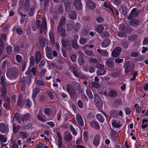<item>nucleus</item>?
Segmentation results:
<instances>
[{"label":"nucleus","instance_id":"26","mask_svg":"<svg viewBox=\"0 0 148 148\" xmlns=\"http://www.w3.org/2000/svg\"><path fill=\"white\" fill-rule=\"evenodd\" d=\"M37 117L38 120L42 121H45L44 116L43 115L41 110L40 111L39 114L37 115Z\"/></svg>","mask_w":148,"mask_h":148},{"label":"nucleus","instance_id":"24","mask_svg":"<svg viewBox=\"0 0 148 148\" xmlns=\"http://www.w3.org/2000/svg\"><path fill=\"white\" fill-rule=\"evenodd\" d=\"M105 29L104 26L102 25H100L98 26L96 28L97 32L99 33H101L103 32Z\"/></svg>","mask_w":148,"mask_h":148},{"label":"nucleus","instance_id":"15","mask_svg":"<svg viewBox=\"0 0 148 148\" xmlns=\"http://www.w3.org/2000/svg\"><path fill=\"white\" fill-rule=\"evenodd\" d=\"M68 16L71 19H75L77 17V15L75 11L72 10L69 14Z\"/></svg>","mask_w":148,"mask_h":148},{"label":"nucleus","instance_id":"29","mask_svg":"<svg viewBox=\"0 0 148 148\" xmlns=\"http://www.w3.org/2000/svg\"><path fill=\"white\" fill-rule=\"evenodd\" d=\"M22 97L21 95H20L18 98L17 101V105L20 107L22 106L24 104V101L22 99Z\"/></svg>","mask_w":148,"mask_h":148},{"label":"nucleus","instance_id":"48","mask_svg":"<svg viewBox=\"0 0 148 148\" xmlns=\"http://www.w3.org/2000/svg\"><path fill=\"white\" fill-rule=\"evenodd\" d=\"M40 45L43 48L45 45V40L43 39H41L39 40Z\"/></svg>","mask_w":148,"mask_h":148},{"label":"nucleus","instance_id":"62","mask_svg":"<svg viewBox=\"0 0 148 148\" xmlns=\"http://www.w3.org/2000/svg\"><path fill=\"white\" fill-rule=\"evenodd\" d=\"M119 29L120 31H125V25L123 24L120 25L119 27Z\"/></svg>","mask_w":148,"mask_h":148},{"label":"nucleus","instance_id":"23","mask_svg":"<svg viewBox=\"0 0 148 148\" xmlns=\"http://www.w3.org/2000/svg\"><path fill=\"white\" fill-rule=\"evenodd\" d=\"M110 42V40L107 39L101 43V45L103 47H106L109 45Z\"/></svg>","mask_w":148,"mask_h":148},{"label":"nucleus","instance_id":"10","mask_svg":"<svg viewBox=\"0 0 148 148\" xmlns=\"http://www.w3.org/2000/svg\"><path fill=\"white\" fill-rule=\"evenodd\" d=\"M40 33L41 34L45 32L47 29L46 21L44 19L42 21V24L40 26Z\"/></svg>","mask_w":148,"mask_h":148},{"label":"nucleus","instance_id":"50","mask_svg":"<svg viewBox=\"0 0 148 148\" xmlns=\"http://www.w3.org/2000/svg\"><path fill=\"white\" fill-rule=\"evenodd\" d=\"M30 117L29 115L27 114H25L22 117V120L23 121H27L28 120Z\"/></svg>","mask_w":148,"mask_h":148},{"label":"nucleus","instance_id":"47","mask_svg":"<svg viewBox=\"0 0 148 148\" xmlns=\"http://www.w3.org/2000/svg\"><path fill=\"white\" fill-rule=\"evenodd\" d=\"M89 63L91 64H96L98 62L97 60L95 58H90L89 59Z\"/></svg>","mask_w":148,"mask_h":148},{"label":"nucleus","instance_id":"37","mask_svg":"<svg viewBox=\"0 0 148 148\" xmlns=\"http://www.w3.org/2000/svg\"><path fill=\"white\" fill-rule=\"evenodd\" d=\"M20 127V126L19 125L16 126L15 124H13V133L15 134H16L19 129Z\"/></svg>","mask_w":148,"mask_h":148},{"label":"nucleus","instance_id":"2","mask_svg":"<svg viewBox=\"0 0 148 148\" xmlns=\"http://www.w3.org/2000/svg\"><path fill=\"white\" fill-rule=\"evenodd\" d=\"M66 90L71 98H73L76 97L75 93L70 84L67 85Z\"/></svg>","mask_w":148,"mask_h":148},{"label":"nucleus","instance_id":"18","mask_svg":"<svg viewBox=\"0 0 148 148\" xmlns=\"http://www.w3.org/2000/svg\"><path fill=\"white\" fill-rule=\"evenodd\" d=\"M134 65L133 64H130L127 66L125 69V72L126 73H128L132 70L134 68Z\"/></svg>","mask_w":148,"mask_h":148},{"label":"nucleus","instance_id":"51","mask_svg":"<svg viewBox=\"0 0 148 148\" xmlns=\"http://www.w3.org/2000/svg\"><path fill=\"white\" fill-rule=\"evenodd\" d=\"M120 11L123 14H125L127 13V9L125 7L122 6L121 8Z\"/></svg>","mask_w":148,"mask_h":148},{"label":"nucleus","instance_id":"19","mask_svg":"<svg viewBox=\"0 0 148 148\" xmlns=\"http://www.w3.org/2000/svg\"><path fill=\"white\" fill-rule=\"evenodd\" d=\"M87 6L90 9H93L95 8L96 5L93 2L90 0H88L87 2Z\"/></svg>","mask_w":148,"mask_h":148},{"label":"nucleus","instance_id":"28","mask_svg":"<svg viewBox=\"0 0 148 148\" xmlns=\"http://www.w3.org/2000/svg\"><path fill=\"white\" fill-rule=\"evenodd\" d=\"M139 23L138 21L136 19H134L131 20L130 23V25L131 26H134L135 27L139 25Z\"/></svg>","mask_w":148,"mask_h":148},{"label":"nucleus","instance_id":"32","mask_svg":"<svg viewBox=\"0 0 148 148\" xmlns=\"http://www.w3.org/2000/svg\"><path fill=\"white\" fill-rule=\"evenodd\" d=\"M57 134L58 137V146L59 147H60L62 144V138L59 133L58 132H57Z\"/></svg>","mask_w":148,"mask_h":148},{"label":"nucleus","instance_id":"49","mask_svg":"<svg viewBox=\"0 0 148 148\" xmlns=\"http://www.w3.org/2000/svg\"><path fill=\"white\" fill-rule=\"evenodd\" d=\"M6 51L8 54H11L12 53V47L10 46H8L6 47Z\"/></svg>","mask_w":148,"mask_h":148},{"label":"nucleus","instance_id":"45","mask_svg":"<svg viewBox=\"0 0 148 148\" xmlns=\"http://www.w3.org/2000/svg\"><path fill=\"white\" fill-rule=\"evenodd\" d=\"M91 85L92 87L96 88H98L100 86L99 84L96 82H93L91 84Z\"/></svg>","mask_w":148,"mask_h":148},{"label":"nucleus","instance_id":"27","mask_svg":"<svg viewBox=\"0 0 148 148\" xmlns=\"http://www.w3.org/2000/svg\"><path fill=\"white\" fill-rule=\"evenodd\" d=\"M10 66V64L7 61L5 60L3 62L1 65L2 69L5 71L6 69H7Z\"/></svg>","mask_w":148,"mask_h":148},{"label":"nucleus","instance_id":"14","mask_svg":"<svg viewBox=\"0 0 148 148\" xmlns=\"http://www.w3.org/2000/svg\"><path fill=\"white\" fill-rule=\"evenodd\" d=\"M46 55L49 59H52L53 57L51 56V49L49 47H46Z\"/></svg>","mask_w":148,"mask_h":148},{"label":"nucleus","instance_id":"8","mask_svg":"<svg viewBox=\"0 0 148 148\" xmlns=\"http://www.w3.org/2000/svg\"><path fill=\"white\" fill-rule=\"evenodd\" d=\"M112 124L113 127L115 128H120L122 125L120 121L116 120H112Z\"/></svg>","mask_w":148,"mask_h":148},{"label":"nucleus","instance_id":"39","mask_svg":"<svg viewBox=\"0 0 148 148\" xmlns=\"http://www.w3.org/2000/svg\"><path fill=\"white\" fill-rule=\"evenodd\" d=\"M86 93L88 97L91 99L93 98V96L91 91L89 88H87L86 90Z\"/></svg>","mask_w":148,"mask_h":148},{"label":"nucleus","instance_id":"36","mask_svg":"<svg viewBox=\"0 0 148 148\" xmlns=\"http://www.w3.org/2000/svg\"><path fill=\"white\" fill-rule=\"evenodd\" d=\"M106 72V70L104 69H103L98 70L97 72V73L98 75H104Z\"/></svg>","mask_w":148,"mask_h":148},{"label":"nucleus","instance_id":"25","mask_svg":"<svg viewBox=\"0 0 148 148\" xmlns=\"http://www.w3.org/2000/svg\"><path fill=\"white\" fill-rule=\"evenodd\" d=\"M41 55L39 51L36 52L35 54V60L37 64H38L41 59Z\"/></svg>","mask_w":148,"mask_h":148},{"label":"nucleus","instance_id":"7","mask_svg":"<svg viewBox=\"0 0 148 148\" xmlns=\"http://www.w3.org/2000/svg\"><path fill=\"white\" fill-rule=\"evenodd\" d=\"M121 51L120 47H118L115 48L112 52V55L113 57H116L118 56Z\"/></svg>","mask_w":148,"mask_h":148},{"label":"nucleus","instance_id":"57","mask_svg":"<svg viewBox=\"0 0 148 148\" xmlns=\"http://www.w3.org/2000/svg\"><path fill=\"white\" fill-rule=\"evenodd\" d=\"M126 35V33L125 32H120L118 34V36L120 37H123Z\"/></svg>","mask_w":148,"mask_h":148},{"label":"nucleus","instance_id":"22","mask_svg":"<svg viewBox=\"0 0 148 148\" xmlns=\"http://www.w3.org/2000/svg\"><path fill=\"white\" fill-rule=\"evenodd\" d=\"M64 138L66 141H69L72 139V136L69 133L66 132L64 134Z\"/></svg>","mask_w":148,"mask_h":148},{"label":"nucleus","instance_id":"30","mask_svg":"<svg viewBox=\"0 0 148 148\" xmlns=\"http://www.w3.org/2000/svg\"><path fill=\"white\" fill-rule=\"evenodd\" d=\"M61 41L62 46L64 47H66L67 45H69L70 43L69 41L64 38L62 39Z\"/></svg>","mask_w":148,"mask_h":148},{"label":"nucleus","instance_id":"60","mask_svg":"<svg viewBox=\"0 0 148 148\" xmlns=\"http://www.w3.org/2000/svg\"><path fill=\"white\" fill-rule=\"evenodd\" d=\"M137 36L136 35H133L130 36L128 38L129 41H133L135 40Z\"/></svg>","mask_w":148,"mask_h":148},{"label":"nucleus","instance_id":"44","mask_svg":"<svg viewBox=\"0 0 148 148\" xmlns=\"http://www.w3.org/2000/svg\"><path fill=\"white\" fill-rule=\"evenodd\" d=\"M87 40L86 38L83 37H82L80 38L79 40V42L80 44L84 45L86 42Z\"/></svg>","mask_w":148,"mask_h":148},{"label":"nucleus","instance_id":"16","mask_svg":"<svg viewBox=\"0 0 148 148\" xmlns=\"http://www.w3.org/2000/svg\"><path fill=\"white\" fill-rule=\"evenodd\" d=\"M90 125L91 126L95 128L97 130H99L100 128L99 123L96 121H92L90 123Z\"/></svg>","mask_w":148,"mask_h":148},{"label":"nucleus","instance_id":"33","mask_svg":"<svg viewBox=\"0 0 148 148\" xmlns=\"http://www.w3.org/2000/svg\"><path fill=\"white\" fill-rule=\"evenodd\" d=\"M0 131L3 133H4L6 131V128L5 124L3 123L0 124Z\"/></svg>","mask_w":148,"mask_h":148},{"label":"nucleus","instance_id":"1","mask_svg":"<svg viewBox=\"0 0 148 148\" xmlns=\"http://www.w3.org/2000/svg\"><path fill=\"white\" fill-rule=\"evenodd\" d=\"M18 73L16 71L15 69L11 68L8 70L6 73L7 77L10 79L11 77H16Z\"/></svg>","mask_w":148,"mask_h":148},{"label":"nucleus","instance_id":"64","mask_svg":"<svg viewBox=\"0 0 148 148\" xmlns=\"http://www.w3.org/2000/svg\"><path fill=\"white\" fill-rule=\"evenodd\" d=\"M16 32L17 34L21 35L23 33V29L22 28H18L16 29Z\"/></svg>","mask_w":148,"mask_h":148},{"label":"nucleus","instance_id":"17","mask_svg":"<svg viewBox=\"0 0 148 148\" xmlns=\"http://www.w3.org/2000/svg\"><path fill=\"white\" fill-rule=\"evenodd\" d=\"M97 51L101 56L106 57L108 56V53L106 50H101L100 49H97Z\"/></svg>","mask_w":148,"mask_h":148},{"label":"nucleus","instance_id":"12","mask_svg":"<svg viewBox=\"0 0 148 148\" xmlns=\"http://www.w3.org/2000/svg\"><path fill=\"white\" fill-rule=\"evenodd\" d=\"M100 138L99 136L96 135L95 136L93 142V145L97 147L99 144Z\"/></svg>","mask_w":148,"mask_h":148},{"label":"nucleus","instance_id":"58","mask_svg":"<svg viewBox=\"0 0 148 148\" xmlns=\"http://www.w3.org/2000/svg\"><path fill=\"white\" fill-rule=\"evenodd\" d=\"M19 136L23 138H25L27 137V134L25 132H21L20 133Z\"/></svg>","mask_w":148,"mask_h":148},{"label":"nucleus","instance_id":"38","mask_svg":"<svg viewBox=\"0 0 148 148\" xmlns=\"http://www.w3.org/2000/svg\"><path fill=\"white\" fill-rule=\"evenodd\" d=\"M65 18L64 16L62 17L60 21L58 26H63L65 24Z\"/></svg>","mask_w":148,"mask_h":148},{"label":"nucleus","instance_id":"20","mask_svg":"<svg viewBox=\"0 0 148 148\" xmlns=\"http://www.w3.org/2000/svg\"><path fill=\"white\" fill-rule=\"evenodd\" d=\"M6 35L5 34H2L0 35V46L2 47L3 45V42L2 40V38L5 41L6 39Z\"/></svg>","mask_w":148,"mask_h":148},{"label":"nucleus","instance_id":"46","mask_svg":"<svg viewBox=\"0 0 148 148\" xmlns=\"http://www.w3.org/2000/svg\"><path fill=\"white\" fill-rule=\"evenodd\" d=\"M14 118L17 121L18 123H20L21 122V120L20 116L18 114H16L14 116Z\"/></svg>","mask_w":148,"mask_h":148},{"label":"nucleus","instance_id":"6","mask_svg":"<svg viewBox=\"0 0 148 148\" xmlns=\"http://www.w3.org/2000/svg\"><path fill=\"white\" fill-rule=\"evenodd\" d=\"M57 32L58 34H60L63 37L66 36L65 29L63 27V26H58L57 27Z\"/></svg>","mask_w":148,"mask_h":148},{"label":"nucleus","instance_id":"35","mask_svg":"<svg viewBox=\"0 0 148 148\" xmlns=\"http://www.w3.org/2000/svg\"><path fill=\"white\" fill-rule=\"evenodd\" d=\"M96 117L98 120L100 122L102 123L104 121V119L103 117L100 114H97Z\"/></svg>","mask_w":148,"mask_h":148},{"label":"nucleus","instance_id":"55","mask_svg":"<svg viewBox=\"0 0 148 148\" xmlns=\"http://www.w3.org/2000/svg\"><path fill=\"white\" fill-rule=\"evenodd\" d=\"M84 53L89 56H91L93 55V52L90 50H86L84 51Z\"/></svg>","mask_w":148,"mask_h":148},{"label":"nucleus","instance_id":"41","mask_svg":"<svg viewBox=\"0 0 148 148\" xmlns=\"http://www.w3.org/2000/svg\"><path fill=\"white\" fill-rule=\"evenodd\" d=\"M73 72L74 75L77 77H79L81 76V73L78 70H73Z\"/></svg>","mask_w":148,"mask_h":148},{"label":"nucleus","instance_id":"56","mask_svg":"<svg viewBox=\"0 0 148 148\" xmlns=\"http://www.w3.org/2000/svg\"><path fill=\"white\" fill-rule=\"evenodd\" d=\"M139 56V53L137 51H134L132 52L130 54L131 57H137Z\"/></svg>","mask_w":148,"mask_h":148},{"label":"nucleus","instance_id":"42","mask_svg":"<svg viewBox=\"0 0 148 148\" xmlns=\"http://www.w3.org/2000/svg\"><path fill=\"white\" fill-rule=\"evenodd\" d=\"M7 92L5 87H3L2 89V95L3 98L5 97Z\"/></svg>","mask_w":148,"mask_h":148},{"label":"nucleus","instance_id":"21","mask_svg":"<svg viewBox=\"0 0 148 148\" xmlns=\"http://www.w3.org/2000/svg\"><path fill=\"white\" fill-rule=\"evenodd\" d=\"M76 119L80 125L82 126L84 125V122L81 116L79 114H77Z\"/></svg>","mask_w":148,"mask_h":148},{"label":"nucleus","instance_id":"53","mask_svg":"<svg viewBox=\"0 0 148 148\" xmlns=\"http://www.w3.org/2000/svg\"><path fill=\"white\" fill-rule=\"evenodd\" d=\"M70 128L71 131L72 132L73 134L75 136L77 134V133L75 131V128L72 125H70Z\"/></svg>","mask_w":148,"mask_h":148},{"label":"nucleus","instance_id":"59","mask_svg":"<svg viewBox=\"0 0 148 148\" xmlns=\"http://www.w3.org/2000/svg\"><path fill=\"white\" fill-rule=\"evenodd\" d=\"M45 114L47 115H49L51 114V110L48 108H46L45 110Z\"/></svg>","mask_w":148,"mask_h":148},{"label":"nucleus","instance_id":"11","mask_svg":"<svg viewBox=\"0 0 148 148\" xmlns=\"http://www.w3.org/2000/svg\"><path fill=\"white\" fill-rule=\"evenodd\" d=\"M105 64L109 68H113L114 66L113 60L111 58L108 59L105 63Z\"/></svg>","mask_w":148,"mask_h":148},{"label":"nucleus","instance_id":"13","mask_svg":"<svg viewBox=\"0 0 148 148\" xmlns=\"http://www.w3.org/2000/svg\"><path fill=\"white\" fill-rule=\"evenodd\" d=\"M74 25V22L71 21H69L66 25L67 29L68 31H70L73 27Z\"/></svg>","mask_w":148,"mask_h":148},{"label":"nucleus","instance_id":"9","mask_svg":"<svg viewBox=\"0 0 148 148\" xmlns=\"http://www.w3.org/2000/svg\"><path fill=\"white\" fill-rule=\"evenodd\" d=\"M137 9L136 8H134L131 10L130 15L127 17L128 19L130 20L132 18H135L138 15V13L136 12Z\"/></svg>","mask_w":148,"mask_h":148},{"label":"nucleus","instance_id":"61","mask_svg":"<svg viewBox=\"0 0 148 148\" xmlns=\"http://www.w3.org/2000/svg\"><path fill=\"white\" fill-rule=\"evenodd\" d=\"M0 140L3 143H5L6 141V138L2 135H0Z\"/></svg>","mask_w":148,"mask_h":148},{"label":"nucleus","instance_id":"3","mask_svg":"<svg viewBox=\"0 0 148 148\" xmlns=\"http://www.w3.org/2000/svg\"><path fill=\"white\" fill-rule=\"evenodd\" d=\"M26 75H29V81H31V77L32 76H35L36 74V68L35 67L33 68L31 70H30V68H29L28 70L25 72Z\"/></svg>","mask_w":148,"mask_h":148},{"label":"nucleus","instance_id":"5","mask_svg":"<svg viewBox=\"0 0 148 148\" xmlns=\"http://www.w3.org/2000/svg\"><path fill=\"white\" fill-rule=\"evenodd\" d=\"M94 97V99L97 106L100 108L102 107L103 104L99 96L97 94H95Z\"/></svg>","mask_w":148,"mask_h":148},{"label":"nucleus","instance_id":"54","mask_svg":"<svg viewBox=\"0 0 148 148\" xmlns=\"http://www.w3.org/2000/svg\"><path fill=\"white\" fill-rule=\"evenodd\" d=\"M96 21L99 23H102L103 22L104 19L103 18L100 16H98L96 18Z\"/></svg>","mask_w":148,"mask_h":148},{"label":"nucleus","instance_id":"52","mask_svg":"<svg viewBox=\"0 0 148 148\" xmlns=\"http://www.w3.org/2000/svg\"><path fill=\"white\" fill-rule=\"evenodd\" d=\"M71 43L72 47L74 48L78 49L79 48V47L77 44V42L72 41Z\"/></svg>","mask_w":148,"mask_h":148},{"label":"nucleus","instance_id":"31","mask_svg":"<svg viewBox=\"0 0 148 148\" xmlns=\"http://www.w3.org/2000/svg\"><path fill=\"white\" fill-rule=\"evenodd\" d=\"M35 10V7L34 5H31L30 7V9L29 11V16H32L34 13V10Z\"/></svg>","mask_w":148,"mask_h":148},{"label":"nucleus","instance_id":"34","mask_svg":"<svg viewBox=\"0 0 148 148\" xmlns=\"http://www.w3.org/2000/svg\"><path fill=\"white\" fill-rule=\"evenodd\" d=\"M110 96L112 97H115L117 96V92L116 90H110L109 93Z\"/></svg>","mask_w":148,"mask_h":148},{"label":"nucleus","instance_id":"43","mask_svg":"<svg viewBox=\"0 0 148 148\" xmlns=\"http://www.w3.org/2000/svg\"><path fill=\"white\" fill-rule=\"evenodd\" d=\"M40 89L38 88H36L34 90L32 94V97H34L39 92Z\"/></svg>","mask_w":148,"mask_h":148},{"label":"nucleus","instance_id":"4","mask_svg":"<svg viewBox=\"0 0 148 148\" xmlns=\"http://www.w3.org/2000/svg\"><path fill=\"white\" fill-rule=\"evenodd\" d=\"M73 4L75 8L78 10H81L82 9V4L80 0H74Z\"/></svg>","mask_w":148,"mask_h":148},{"label":"nucleus","instance_id":"40","mask_svg":"<svg viewBox=\"0 0 148 148\" xmlns=\"http://www.w3.org/2000/svg\"><path fill=\"white\" fill-rule=\"evenodd\" d=\"M148 120L146 119H143L142 121V127L143 129H145L147 126V123Z\"/></svg>","mask_w":148,"mask_h":148},{"label":"nucleus","instance_id":"63","mask_svg":"<svg viewBox=\"0 0 148 148\" xmlns=\"http://www.w3.org/2000/svg\"><path fill=\"white\" fill-rule=\"evenodd\" d=\"M74 85L77 90H79L80 89L81 87L79 84L76 82H74Z\"/></svg>","mask_w":148,"mask_h":148}]
</instances>
